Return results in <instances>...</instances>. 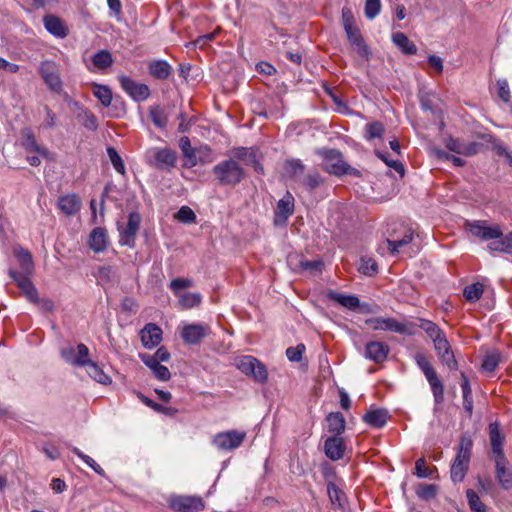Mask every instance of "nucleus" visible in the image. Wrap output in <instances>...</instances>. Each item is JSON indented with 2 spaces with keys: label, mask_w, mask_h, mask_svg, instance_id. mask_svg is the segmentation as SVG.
Segmentation results:
<instances>
[{
  "label": "nucleus",
  "mask_w": 512,
  "mask_h": 512,
  "mask_svg": "<svg viewBox=\"0 0 512 512\" xmlns=\"http://www.w3.org/2000/svg\"><path fill=\"white\" fill-rule=\"evenodd\" d=\"M219 184L222 186H236L246 176L243 167L234 159L219 162L212 170Z\"/></svg>",
  "instance_id": "nucleus-1"
},
{
  "label": "nucleus",
  "mask_w": 512,
  "mask_h": 512,
  "mask_svg": "<svg viewBox=\"0 0 512 512\" xmlns=\"http://www.w3.org/2000/svg\"><path fill=\"white\" fill-rule=\"evenodd\" d=\"M473 441L470 437L463 435L460 438L459 449L451 466V479L454 483L462 482L468 471L471 458Z\"/></svg>",
  "instance_id": "nucleus-2"
},
{
  "label": "nucleus",
  "mask_w": 512,
  "mask_h": 512,
  "mask_svg": "<svg viewBox=\"0 0 512 512\" xmlns=\"http://www.w3.org/2000/svg\"><path fill=\"white\" fill-rule=\"evenodd\" d=\"M464 229L471 237L483 242H493L502 236V226L497 223L490 224L486 220L465 221Z\"/></svg>",
  "instance_id": "nucleus-3"
},
{
  "label": "nucleus",
  "mask_w": 512,
  "mask_h": 512,
  "mask_svg": "<svg viewBox=\"0 0 512 512\" xmlns=\"http://www.w3.org/2000/svg\"><path fill=\"white\" fill-rule=\"evenodd\" d=\"M415 361L431 387L435 403L441 404L444 401V385L438 377L436 370L424 353H417L415 355Z\"/></svg>",
  "instance_id": "nucleus-4"
},
{
  "label": "nucleus",
  "mask_w": 512,
  "mask_h": 512,
  "mask_svg": "<svg viewBox=\"0 0 512 512\" xmlns=\"http://www.w3.org/2000/svg\"><path fill=\"white\" fill-rule=\"evenodd\" d=\"M146 159L150 166L169 171L176 166L177 154L170 148L155 147L147 151Z\"/></svg>",
  "instance_id": "nucleus-5"
},
{
  "label": "nucleus",
  "mask_w": 512,
  "mask_h": 512,
  "mask_svg": "<svg viewBox=\"0 0 512 512\" xmlns=\"http://www.w3.org/2000/svg\"><path fill=\"white\" fill-rule=\"evenodd\" d=\"M236 367L255 381L265 383L268 379L266 366L253 356H241L236 359Z\"/></svg>",
  "instance_id": "nucleus-6"
},
{
  "label": "nucleus",
  "mask_w": 512,
  "mask_h": 512,
  "mask_svg": "<svg viewBox=\"0 0 512 512\" xmlns=\"http://www.w3.org/2000/svg\"><path fill=\"white\" fill-rule=\"evenodd\" d=\"M317 154L323 159V169L335 176L345 175L343 170L345 161L343 154L337 149L321 148L317 150Z\"/></svg>",
  "instance_id": "nucleus-7"
},
{
  "label": "nucleus",
  "mask_w": 512,
  "mask_h": 512,
  "mask_svg": "<svg viewBox=\"0 0 512 512\" xmlns=\"http://www.w3.org/2000/svg\"><path fill=\"white\" fill-rule=\"evenodd\" d=\"M169 506L176 512H201L205 509V502L200 496L174 495L169 499Z\"/></svg>",
  "instance_id": "nucleus-8"
},
{
  "label": "nucleus",
  "mask_w": 512,
  "mask_h": 512,
  "mask_svg": "<svg viewBox=\"0 0 512 512\" xmlns=\"http://www.w3.org/2000/svg\"><path fill=\"white\" fill-rule=\"evenodd\" d=\"M38 72L48 88L55 92L61 93L63 90V83L59 75L58 67L53 61L41 62Z\"/></svg>",
  "instance_id": "nucleus-9"
},
{
  "label": "nucleus",
  "mask_w": 512,
  "mask_h": 512,
  "mask_svg": "<svg viewBox=\"0 0 512 512\" xmlns=\"http://www.w3.org/2000/svg\"><path fill=\"white\" fill-rule=\"evenodd\" d=\"M118 81L123 91L134 101L142 102L150 97V89L146 84L138 83L126 75H120Z\"/></svg>",
  "instance_id": "nucleus-10"
},
{
  "label": "nucleus",
  "mask_w": 512,
  "mask_h": 512,
  "mask_svg": "<svg viewBox=\"0 0 512 512\" xmlns=\"http://www.w3.org/2000/svg\"><path fill=\"white\" fill-rule=\"evenodd\" d=\"M245 438L246 432L229 430L216 434L212 442L219 450H233L241 446Z\"/></svg>",
  "instance_id": "nucleus-11"
},
{
  "label": "nucleus",
  "mask_w": 512,
  "mask_h": 512,
  "mask_svg": "<svg viewBox=\"0 0 512 512\" xmlns=\"http://www.w3.org/2000/svg\"><path fill=\"white\" fill-rule=\"evenodd\" d=\"M21 134V146L27 153H36L44 159H53V154L44 146L36 141L35 135L31 128H23Z\"/></svg>",
  "instance_id": "nucleus-12"
},
{
  "label": "nucleus",
  "mask_w": 512,
  "mask_h": 512,
  "mask_svg": "<svg viewBox=\"0 0 512 512\" xmlns=\"http://www.w3.org/2000/svg\"><path fill=\"white\" fill-rule=\"evenodd\" d=\"M413 239V232L410 229H407L402 238L394 237L387 238L384 240L379 249L381 253L387 250L391 254L395 253H408L409 251L405 249V247L409 246Z\"/></svg>",
  "instance_id": "nucleus-13"
},
{
  "label": "nucleus",
  "mask_w": 512,
  "mask_h": 512,
  "mask_svg": "<svg viewBox=\"0 0 512 512\" xmlns=\"http://www.w3.org/2000/svg\"><path fill=\"white\" fill-rule=\"evenodd\" d=\"M495 478L503 490L512 489V469L504 454L495 457Z\"/></svg>",
  "instance_id": "nucleus-14"
},
{
  "label": "nucleus",
  "mask_w": 512,
  "mask_h": 512,
  "mask_svg": "<svg viewBox=\"0 0 512 512\" xmlns=\"http://www.w3.org/2000/svg\"><path fill=\"white\" fill-rule=\"evenodd\" d=\"M209 334V325L189 324L183 327L181 337L185 343L190 345H197Z\"/></svg>",
  "instance_id": "nucleus-15"
},
{
  "label": "nucleus",
  "mask_w": 512,
  "mask_h": 512,
  "mask_svg": "<svg viewBox=\"0 0 512 512\" xmlns=\"http://www.w3.org/2000/svg\"><path fill=\"white\" fill-rule=\"evenodd\" d=\"M294 213V197L287 191L286 194L278 201L274 213V223L276 225L286 224L288 218Z\"/></svg>",
  "instance_id": "nucleus-16"
},
{
  "label": "nucleus",
  "mask_w": 512,
  "mask_h": 512,
  "mask_svg": "<svg viewBox=\"0 0 512 512\" xmlns=\"http://www.w3.org/2000/svg\"><path fill=\"white\" fill-rule=\"evenodd\" d=\"M434 348L443 365H446L450 370L458 369V363L446 336L436 341Z\"/></svg>",
  "instance_id": "nucleus-17"
},
{
  "label": "nucleus",
  "mask_w": 512,
  "mask_h": 512,
  "mask_svg": "<svg viewBox=\"0 0 512 512\" xmlns=\"http://www.w3.org/2000/svg\"><path fill=\"white\" fill-rule=\"evenodd\" d=\"M141 223V216L138 212H131L128 215V222L126 227L121 231L120 242L124 245L132 246L135 237L139 231Z\"/></svg>",
  "instance_id": "nucleus-18"
},
{
  "label": "nucleus",
  "mask_w": 512,
  "mask_h": 512,
  "mask_svg": "<svg viewBox=\"0 0 512 512\" xmlns=\"http://www.w3.org/2000/svg\"><path fill=\"white\" fill-rule=\"evenodd\" d=\"M162 329L155 323H148L140 331L142 345L147 349L158 346L162 340Z\"/></svg>",
  "instance_id": "nucleus-19"
},
{
  "label": "nucleus",
  "mask_w": 512,
  "mask_h": 512,
  "mask_svg": "<svg viewBox=\"0 0 512 512\" xmlns=\"http://www.w3.org/2000/svg\"><path fill=\"white\" fill-rule=\"evenodd\" d=\"M346 445L341 436H331L324 442L325 455L332 461H337L344 456Z\"/></svg>",
  "instance_id": "nucleus-20"
},
{
  "label": "nucleus",
  "mask_w": 512,
  "mask_h": 512,
  "mask_svg": "<svg viewBox=\"0 0 512 512\" xmlns=\"http://www.w3.org/2000/svg\"><path fill=\"white\" fill-rule=\"evenodd\" d=\"M213 161V152L208 145L196 147L190 157L185 161V166L192 168L198 164H208Z\"/></svg>",
  "instance_id": "nucleus-21"
},
{
  "label": "nucleus",
  "mask_w": 512,
  "mask_h": 512,
  "mask_svg": "<svg viewBox=\"0 0 512 512\" xmlns=\"http://www.w3.org/2000/svg\"><path fill=\"white\" fill-rule=\"evenodd\" d=\"M389 351V346L380 341H372L366 344V357L375 363L385 361Z\"/></svg>",
  "instance_id": "nucleus-22"
},
{
  "label": "nucleus",
  "mask_w": 512,
  "mask_h": 512,
  "mask_svg": "<svg viewBox=\"0 0 512 512\" xmlns=\"http://www.w3.org/2000/svg\"><path fill=\"white\" fill-rule=\"evenodd\" d=\"M349 42L355 47L357 53L364 57L368 55V48L360 33V30L354 24H347L345 28Z\"/></svg>",
  "instance_id": "nucleus-23"
},
{
  "label": "nucleus",
  "mask_w": 512,
  "mask_h": 512,
  "mask_svg": "<svg viewBox=\"0 0 512 512\" xmlns=\"http://www.w3.org/2000/svg\"><path fill=\"white\" fill-rule=\"evenodd\" d=\"M362 419L371 427L382 428L389 419V413L383 408L370 409L363 415Z\"/></svg>",
  "instance_id": "nucleus-24"
},
{
  "label": "nucleus",
  "mask_w": 512,
  "mask_h": 512,
  "mask_svg": "<svg viewBox=\"0 0 512 512\" xmlns=\"http://www.w3.org/2000/svg\"><path fill=\"white\" fill-rule=\"evenodd\" d=\"M149 74L158 80H166L172 73L171 65L165 60H152L147 64Z\"/></svg>",
  "instance_id": "nucleus-25"
},
{
  "label": "nucleus",
  "mask_w": 512,
  "mask_h": 512,
  "mask_svg": "<svg viewBox=\"0 0 512 512\" xmlns=\"http://www.w3.org/2000/svg\"><path fill=\"white\" fill-rule=\"evenodd\" d=\"M416 324L398 322L395 318H383V330L412 336L415 334Z\"/></svg>",
  "instance_id": "nucleus-26"
},
{
  "label": "nucleus",
  "mask_w": 512,
  "mask_h": 512,
  "mask_svg": "<svg viewBox=\"0 0 512 512\" xmlns=\"http://www.w3.org/2000/svg\"><path fill=\"white\" fill-rule=\"evenodd\" d=\"M88 244L95 253L103 252L108 244L106 230L101 227L93 229L89 235Z\"/></svg>",
  "instance_id": "nucleus-27"
},
{
  "label": "nucleus",
  "mask_w": 512,
  "mask_h": 512,
  "mask_svg": "<svg viewBox=\"0 0 512 512\" xmlns=\"http://www.w3.org/2000/svg\"><path fill=\"white\" fill-rule=\"evenodd\" d=\"M327 297L349 310H356L359 307H368V304L361 305L359 298L354 295H344L335 291H329Z\"/></svg>",
  "instance_id": "nucleus-28"
},
{
  "label": "nucleus",
  "mask_w": 512,
  "mask_h": 512,
  "mask_svg": "<svg viewBox=\"0 0 512 512\" xmlns=\"http://www.w3.org/2000/svg\"><path fill=\"white\" fill-rule=\"evenodd\" d=\"M58 207L64 214L74 215L79 211L81 201L76 194H68L59 198Z\"/></svg>",
  "instance_id": "nucleus-29"
},
{
  "label": "nucleus",
  "mask_w": 512,
  "mask_h": 512,
  "mask_svg": "<svg viewBox=\"0 0 512 512\" xmlns=\"http://www.w3.org/2000/svg\"><path fill=\"white\" fill-rule=\"evenodd\" d=\"M19 263V270H16L14 268H9L8 274L13 279V281H16L17 277L15 276H22V277H29L31 278L34 274L35 270V264L33 262V258H18Z\"/></svg>",
  "instance_id": "nucleus-30"
},
{
  "label": "nucleus",
  "mask_w": 512,
  "mask_h": 512,
  "mask_svg": "<svg viewBox=\"0 0 512 512\" xmlns=\"http://www.w3.org/2000/svg\"><path fill=\"white\" fill-rule=\"evenodd\" d=\"M17 279L15 284L21 290V293L27 298L29 302L38 301V291L35 285L32 283L31 278L16 276Z\"/></svg>",
  "instance_id": "nucleus-31"
},
{
  "label": "nucleus",
  "mask_w": 512,
  "mask_h": 512,
  "mask_svg": "<svg viewBox=\"0 0 512 512\" xmlns=\"http://www.w3.org/2000/svg\"><path fill=\"white\" fill-rule=\"evenodd\" d=\"M43 23L46 30L52 35L60 38L67 36V29L57 16L47 15L43 18Z\"/></svg>",
  "instance_id": "nucleus-32"
},
{
  "label": "nucleus",
  "mask_w": 512,
  "mask_h": 512,
  "mask_svg": "<svg viewBox=\"0 0 512 512\" xmlns=\"http://www.w3.org/2000/svg\"><path fill=\"white\" fill-rule=\"evenodd\" d=\"M328 431L333 436H340L346 429V421L341 412H331L326 417Z\"/></svg>",
  "instance_id": "nucleus-33"
},
{
  "label": "nucleus",
  "mask_w": 512,
  "mask_h": 512,
  "mask_svg": "<svg viewBox=\"0 0 512 512\" xmlns=\"http://www.w3.org/2000/svg\"><path fill=\"white\" fill-rule=\"evenodd\" d=\"M488 248L492 252L512 254V230L507 234L502 232L497 241L488 243Z\"/></svg>",
  "instance_id": "nucleus-34"
},
{
  "label": "nucleus",
  "mask_w": 512,
  "mask_h": 512,
  "mask_svg": "<svg viewBox=\"0 0 512 512\" xmlns=\"http://www.w3.org/2000/svg\"><path fill=\"white\" fill-rule=\"evenodd\" d=\"M392 42L406 55H415L417 53L416 45L403 32L393 33Z\"/></svg>",
  "instance_id": "nucleus-35"
},
{
  "label": "nucleus",
  "mask_w": 512,
  "mask_h": 512,
  "mask_svg": "<svg viewBox=\"0 0 512 512\" xmlns=\"http://www.w3.org/2000/svg\"><path fill=\"white\" fill-rule=\"evenodd\" d=\"M421 328L427 336L435 343L439 339L443 338L445 336L444 332L440 329V327L427 319H419V324H416V327Z\"/></svg>",
  "instance_id": "nucleus-36"
},
{
  "label": "nucleus",
  "mask_w": 512,
  "mask_h": 512,
  "mask_svg": "<svg viewBox=\"0 0 512 512\" xmlns=\"http://www.w3.org/2000/svg\"><path fill=\"white\" fill-rule=\"evenodd\" d=\"M489 436L490 442L493 452L495 453V457H500L501 454H504L502 445H503V437L500 433L499 424L491 423L489 424Z\"/></svg>",
  "instance_id": "nucleus-37"
},
{
  "label": "nucleus",
  "mask_w": 512,
  "mask_h": 512,
  "mask_svg": "<svg viewBox=\"0 0 512 512\" xmlns=\"http://www.w3.org/2000/svg\"><path fill=\"white\" fill-rule=\"evenodd\" d=\"M91 87L93 95L100 101V103L104 107H109L113 99L111 89L107 85L99 83H92Z\"/></svg>",
  "instance_id": "nucleus-38"
},
{
  "label": "nucleus",
  "mask_w": 512,
  "mask_h": 512,
  "mask_svg": "<svg viewBox=\"0 0 512 512\" xmlns=\"http://www.w3.org/2000/svg\"><path fill=\"white\" fill-rule=\"evenodd\" d=\"M149 115L153 124L158 128H165L169 120V113L167 110L159 105L151 106Z\"/></svg>",
  "instance_id": "nucleus-39"
},
{
  "label": "nucleus",
  "mask_w": 512,
  "mask_h": 512,
  "mask_svg": "<svg viewBox=\"0 0 512 512\" xmlns=\"http://www.w3.org/2000/svg\"><path fill=\"white\" fill-rule=\"evenodd\" d=\"M327 493L332 505H336L339 508L344 507L346 495L333 481H328Z\"/></svg>",
  "instance_id": "nucleus-40"
},
{
  "label": "nucleus",
  "mask_w": 512,
  "mask_h": 512,
  "mask_svg": "<svg viewBox=\"0 0 512 512\" xmlns=\"http://www.w3.org/2000/svg\"><path fill=\"white\" fill-rule=\"evenodd\" d=\"M359 273L365 276H375L378 273V264L375 258H360L356 263Z\"/></svg>",
  "instance_id": "nucleus-41"
},
{
  "label": "nucleus",
  "mask_w": 512,
  "mask_h": 512,
  "mask_svg": "<svg viewBox=\"0 0 512 512\" xmlns=\"http://www.w3.org/2000/svg\"><path fill=\"white\" fill-rule=\"evenodd\" d=\"M484 293V285L480 282H475L470 285H467L463 289V296L466 301L470 303L477 302Z\"/></svg>",
  "instance_id": "nucleus-42"
},
{
  "label": "nucleus",
  "mask_w": 512,
  "mask_h": 512,
  "mask_svg": "<svg viewBox=\"0 0 512 512\" xmlns=\"http://www.w3.org/2000/svg\"><path fill=\"white\" fill-rule=\"evenodd\" d=\"M324 182H325L324 177H322V175L319 172H317V171H313V172L308 173L301 180V184L309 192H312L315 189L319 188L321 185L324 184Z\"/></svg>",
  "instance_id": "nucleus-43"
},
{
  "label": "nucleus",
  "mask_w": 512,
  "mask_h": 512,
  "mask_svg": "<svg viewBox=\"0 0 512 512\" xmlns=\"http://www.w3.org/2000/svg\"><path fill=\"white\" fill-rule=\"evenodd\" d=\"M92 63L97 69L104 70L113 64V58L108 50H99L92 56Z\"/></svg>",
  "instance_id": "nucleus-44"
},
{
  "label": "nucleus",
  "mask_w": 512,
  "mask_h": 512,
  "mask_svg": "<svg viewBox=\"0 0 512 512\" xmlns=\"http://www.w3.org/2000/svg\"><path fill=\"white\" fill-rule=\"evenodd\" d=\"M86 367L88 375L98 383L104 385L111 383V378L103 371L101 367L98 366L96 362L93 361Z\"/></svg>",
  "instance_id": "nucleus-45"
},
{
  "label": "nucleus",
  "mask_w": 512,
  "mask_h": 512,
  "mask_svg": "<svg viewBox=\"0 0 512 512\" xmlns=\"http://www.w3.org/2000/svg\"><path fill=\"white\" fill-rule=\"evenodd\" d=\"M385 127L380 121H373L365 126V139L371 141L375 138L381 139L384 135Z\"/></svg>",
  "instance_id": "nucleus-46"
},
{
  "label": "nucleus",
  "mask_w": 512,
  "mask_h": 512,
  "mask_svg": "<svg viewBox=\"0 0 512 512\" xmlns=\"http://www.w3.org/2000/svg\"><path fill=\"white\" fill-rule=\"evenodd\" d=\"M284 169L286 173L293 178L303 175L305 171V165L300 159H288L285 161Z\"/></svg>",
  "instance_id": "nucleus-47"
},
{
  "label": "nucleus",
  "mask_w": 512,
  "mask_h": 512,
  "mask_svg": "<svg viewBox=\"0 0 512 512\" xmlns=\"http://www.w3.org/2000/svg\"><path fill=\"white\" fill-rule=\"evenodd\" d=\"M466 498L469 508L473 512H487V506L480 500L476 491L468 489L466 491Z\"/></svg>",
  "instance_id": "nucleus-48"
},
{
  "label": "nucleus",
  "mask_w": 512,
  "mask_h": 512,
  "mask_svg": "<svg viewBox=\"0 0 512 512\" xmlns=\"http://www.w3.org/2000/svg\"><path fill=\"white\" fill-rule=\"evenodd\" d=\"M179 297V304L183 309H191L197 307L202 300L199 293H182Z\"/></svg>",
  "instance_id": "nucleus-49"
},
{
  "label": "nucleus",
  "mask_w": 512,
  "mask_h": 512,
  "mask_svg": "<svg viewBox=\"0 0 512 512\" xmlns=\"http://www.w3.org/2000/svg\"><path fill=\"white\" fill-rule=\"evenodd\" d=\"M299 270L309 271L312 274L319 273L324 268L322 259L300 261L298 265Z\"/></svg>",
  "instance_id": "nucleus-50"
},
{
  "label": "nucleus",
  "mask_w": 512,
  "mask_h": 512,
  "mask_svg": "<svg viewBox=\"0 0 512 512\" xmlns=\"http://www.w3.org/2000/svg\"><path fill=\"white\" fill-rule=\"evenodd\" d=\"M91 362L88 347L83 343L78 344L77 356L73 358V364L77 366H88Z\"/></svg>",
  "instance_id": "nucleus-51"
},
{
  "label": "nucleus",
  "mask_w": 512,
  "mask_h": 512,
  "mask_svg": "<svg viewBox=\"0 0 512 512\" xmlns=\"http://www.w3.org/2000/svg\"><path fill=\"white\" fill-rule=\"evenodd\" d=\"M107 154L114 169L122 175L125 174V165L117 150L109 146L107 147Z\"/></svg>",
  "instance_id": "nucleus-52"
},
{
  "label": "nucleus",
  "mask_w": 512,
  "mask_h": 512,
  "mask_svg": "<svg viewBox=\"0 0 512 512\" xmlns=\"http://www.w3.org/2000/svg\"><path fill=\"white\" fill-rule=\"evenodd\" d=\"M375 154L378 158H380L388 167L393 168L400 176H404L405 168L401 162L398 160L389 159V155L387 153H383L379 150L375 151Z\"/></svg>",
  "instance_id": "nucleus-53"
},
{
  "label": "nucleus",
  "mask_w": 512,
  "mask_h": 512,
  "mask_svg": "<svg viewBox=\"0 0 512 512\" xmlns=\"http://www.w3.org/2000/svg\"><path fill=\"white\" fill-rule=\"evenodd\" d=\"M139 398L142 400L144 404H146L148 407L152 408L157 412L165 413L167 415H173L176 412V409L172 407H165L159 403H156L141 393L139 394Z\"/></svg>",
  "instance_id": "nucleus-54"
},
{
  "label": "nucleus",
  "mask_w": 512,
  "mask_h": 512,
  "mask_svg": "<svg viewBox=\"0 0 512 512\" xmlns=\"http://www.w3.org/2000/svg\"><path fill=\"white\" fill-rule=\"evenodd\" d=\"M193 286V280L189 278H175L170 282V289L177 296L181 295L180 291Z\"/></svg>",
  "instance_id": "nucleus-55"
},
{
  "label": "nucleus",
  "mask_w": 512,
  "mask_h": 512,
  "mask_svg": "<svg viewBox=\"0 0 512 512\" xmlns=\"http://www.w3.org/2000/svg\"><path fill=\"white\" fill-rule=\"evenodd\" d=\"M175 218L182 223H192L196 219L193 210L188 206H182L175 215Z\"/></svg>",
  "instance_id": "nucleus-56"
},
{
  "label": "nucleus",
  "mask_w": 512,
  "mask_h": 512,
  "mask_svg": "<svg viewBox=\"0 0 512 512\" xmlns=\"http://www.w3.org/2000/svg\"><path fill=\"white\" fill-rule=\"evenodd\" d=\"M72 452L81 458L88 466H90L97 474L104 475V470L90 456L82 453L77 447L72 448Z\"/></svg>",
  "instance_id": "nucleus-57"
},
{
  "label": "nucleus",
  "mask_w": 512,
  "mask_h": 512,
  "mask_svg": "<svg viewBox=\"0 0 512 512\" xmlns=\"http://www.w3.org/2000/svg\"><path fill=\"white\" fill-rule=\"evenodd\" d=\"M306 350L304 344H298L295 347H289L286 350L287 358L292 362H300L302 360V356Z\"/></svg>",
  "instance_id": "nucleus-58"
},
{
  "label": "nucleus",
  "mask_w": 512,
  "mask_h": 512,
  "mask_svg": "<svg viewBox=\"0 0 512 512\" xmlns=\"http://www.w3.org/2000/svg\"><path fill=\"white\" fill-rule=\"evenodd\" d=\"M500 356L497 353H491L484 357L482 362L483 370L493 372L499 364Z\"/></svg>",
  "instance_id": "nucleus-59"
},
{
  "label": "nucleus",
  "mask_w": 512,
  "mask_h": 512,
  "mask_svg": "<svg viewBox=\"0 0 512 512\" xmlns=\"http://www.w3.org/2000/svg\"><path fill=\"white\" fill-rule=\"evenodd\" d=\"M380 8V0H366L365 16L370 20L374 19L379 14Z\"/></svg>",
  "instance_id": "nucleus-60"
},
{
  "label": "nucleus",
  "mask_w": 512,
  "mask_h": 512,
  "mask_svg": "<svg viewBox=\"0 0 512 512\" xmlns=\"http://www.w3.org/2000/svg\"><path fill=\"white\" fill-rule=\"evenodd\" d=\"M498 97L505 103H509L511 99L510 88L506 79L497 80Z\"/></svg>",
  "instance_id": "nucleus-61"
},
{
  "label": "nucleus",
  "mask_w": 512,
  "mask_h": 512,
  "mask_svg": "<svg viewBox=\"0 0 512 512\" xmlns=\"http://www.w3.org/2000/svg\"><path fill=\"white\" fill-rule=\"evenodd\" d=\"M436 492H437V489H436V486L433 485V484H421L419 485V487L417 488V495L422 498V499H431V498H434L436 496Z\"/></svg>",
  "instance_id": "nucleus-62"
},
{
  "label": "nucleus",
  "mask_w": 512,
  "mask_h": 512,
  "mask_svg": "<svg viewBox=\"0 0 512 512\" xmlns=\"http://www.w3.org/2000/svg\"><path fill=\"white\" fill-rule=\"evenodd\" d=\"M445 146L448 150L456 154L462 155V151H464V142L458 138L448 137L445 140Z\"/></svg>",
  "instance_id": "nucleus-63"
},
{
  "label": "nucleus",
  "mask_w": 512,
  "mask_h": 512,
  "mask_svg": "<svg viewBox=\"0 0 512 512\" xmlns=\"http://www.w3.org/2000/svg\"><path fill=\"white\" fill-rule=\"evenodd\" d=\"M83 126L90 130L95 131L98 128V120L97 117L90 111H85L83 114Z\"/></svg>",
  "instance_id": "nucleus-64"
}]
</instances>
